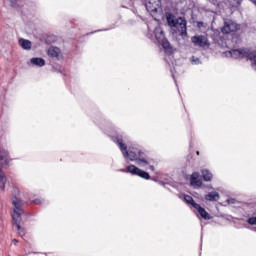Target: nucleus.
<instances>
[{"label": "nucleus", "mask_w": 256, "mask_h": 256, "mask_svg": "<svg viewBox=\"0 0 256 256\" xmlns=\"http://www.w3.org/2000/svg\"><path fill=\"white\" fill-rule=\"evenodd\" d=\"M206 201H219V199H221V196L218 194V192H209L206 196H205Z\"/></svg>", "instance_id": "15"}, {"label": "nucleus", "mask_w": 256, "mask_h": 256, "mask_svg": "<svg viewBox=\"0 0 256 256\" xmlns=\"http://www.w3.org/2000/svg\"><path fill=\"white\" fill-rule=\"evenodd\" d=\"M226 202L228 203V205H233V203H235V199H228L226 200Z\"/></svg>", "instance_id": "19"}, {"label": "nucleus", "mask_w": 256, "mask_h": 256, "mask_svg": "<svg viewBox=\"0 0 256 256\" xmlns=\"http://www.w3.org/2000/svg\"><path fill=\"white\" fill-rule=\"evenodd\" d=\"M47 53L52 59H56L57 61H63L64 59L63 52L57 46H50Z\"/></svg>", "instance_id": "8"}, {"label": "nucleus", "mask_w": 256, "mask_h": 256, "mask_svg": "<svg viewBox=\"0 0 256 256\" xmlns=\"http://www.w3.org/2000/svg\"><path fill=\"white\" fill-rule=\"evenodd\" d=\"M190 185L194 189H201V187L203 186V180L201 179V175L199 174V172H194L191 174Z\"/></svg>", "instance_id": "9"}, {"label": "nucleus", "mask_w": 256, "mask_h": 256, "mask_svg": "<svg viewBox=\"0 0 256 256\" xmlns=\"http://www.w3.org/2000/svg\"><path fill=\"white\" fill-rule=\"evenodd\" d=\"M30 255H42V254L39 252H32V253H30Z\"/></svg>", "instance_id": "20"}, {"label": "nucleus", "mask_w": 256, "mask_h": 256, "mask_svg": "<svg viewBox=\"0 0 256 256\" xmlns=\"http://www.w3.org/2000/svg\"><path fill=\"white\" fill-rule=\"evenodd\" d=\"M154 35L156 38V41L163 49H165L166 53H171V46L169 44V41H167V38H165V32H163V28L160 26L156 27L154 30Z\"/></svg>", "instance_id": "6"}, {"label": "nucleus", "mask_w": 256, "mask_h": 256, "mask_svg": "<svg viewBox=\"0 0 256 256\" xmlns=\"http://www.w3.org/2000/svg\"><path fill=\"white\" fill-rule=\"evenodd\" d=\"M166 20L169 27L176 29L180 35H187V21L183 18H176L173 14H167Z\"/></svg>", "instance_id": "3"}, {"label": "nucleus", "mask_w": 256, "mask_h": 256, "mask_svg": "<svg viewBox=\"0 0 256 256\" xmlns=\"http://www.w3.org/2000/svg\"><path fill=\"white\" fill-rule=\"evenodd\" d=\"M201 175L206 182L213 181V173L208 169L201 170Z\"/></svg>", "instance_id": "16"}, {"label": "nucleus", "mask_w": 256, "mask_h": 256, "mask_svg": "<svg viewBox=\"0 0 256 256\" xmlns=\"http://www.w3.org/2000/svg\"><path fill=\"white\" fill-rule=\"evenodd\" d=\"M117 143L119 149L122 151V155L125 161H133L139 167L143 169H150V171H155V164L153 161L143 153L139 148H127V146L123 143V138L121 136H117L114 140Z\"/></svg>", "instance_id": "1"}, {"label": "nucleus", "mask_w": 256, "mask_h": 256, "mask_svg": "<svg viewBox=\"0 0 256 256\" xmlns=\"http://www.w3.org/2000/svg\"><path fill=\"white\" fill-rule=\"evenodd\" d=\"M121 173H130L131 175H136L137 177H141V179H146V181H149L151 179V176L148 172L145 170L140 169L139 167L135 165H129L126 168L120 169Z\"/></svg>", "instance_id": "7"}, {"label": "nucleus", "mask_w": 256, "mask_h": 256, "mask_svg": "<svg viewBox=\"0 0 256 256\" xmlns=\"http://www.w3.org/2000/svg\"><path fill=\"white\" fill-rule=\"evenodd\" d=\"M239 29V25L233 20H226L224 22V26L222 27V33L229 34L234 33V31H237Z\"/></svg>", "instance_id": "10"}, {"label": "nucleus", "mask_w": 256, "mask_h": 256, "mask_svg": "<svg viewBox=\"0 0 256 256\" xmlns=\"http://www.w3.org/2000/svg\"><path fill=\"white\" fill-rule=\"evenodd\" d=\"M190 61H191L192 65H200L201 64V60L195 56H192L190 58Z\"/></svg>", "instance_id": "18"}, {"label": "nucleus", "mask_w": 256, "mask_h": 256, "mask_svg": "<svg viewBox=\"0 0 256 256\" xmlns=\"http://www.w3.org/2000/svg\"><path fill=\"white\" fill-rule=\"evenodd\" d=\"M183 199L185 203L190 205V207L193 209L196 215H200V217H202V219H205L206 221H209L210 219H212L211 214L208 213L207 210H205V208L195 203V200H193V197L189 195H183Z\"/></svg>", "instance_id": "4"}, {"label": "nucleus", "mask_w": 256, "mask_h": 256, "mask_svg": "<svg viewBox=\"0 0 256 256\" xmlns=\"http://www.w3.org/2000/svg\"><path fill=\"white\" fill-rule=\"evenodd\" d=\"M198 27L199 28L203 27V22H198Z\"/></svg>", "instance_id": "21"}, {"label": "nucleus", "mask_w": 256, "mask_h": 256, "mask_svg": "<svg viewBox=\"0 0 256 256\" xmlns=\"http://www.w3.org/2000/svg\"><path fill=\"white\" fill-rule=\"evenodd\" d=\"M7 157H9V152L5 148L0 147V165L7 163Z\"/></svg>", "instance_id": "14"}, {"label": "nucleus", "mask_w": 256, "mask_h": 256, "mask_svg": "<svg viewBox=\"0 0 256 256\" xmlns=\"http://www.w3.org/2000/svg\"><path fill=\"white\" fill-rule=\"evenodd\" d=\"M147 11L154 17L155 21H159L158 17H163V8H161V0H148L146 3Z\"/></svg>", "instance_id": "5"}, {"label": "nucleus", "mask_w": 256, "mask_h": 256, "mask_svg": "<svg viewBox=\"0 0 256 256\" xmlns=\"http://www.w3.org/2000/svg\"><path fill=\"white\" fill-rule=\"evenodd\" d=\"M191 42L195 45V47H209V40L205 36H193L191 38Z\"/></svg>", "instance_id": "11"}, {"label": "nucleus", "mask_w": 256, "mask_h": 256, "mask_svg": "<svg viewBox=\"0 0 256 256\" xmlns=\"http://www.w3.org/2000/svg\"><path fill=\"white\" fill-rule=\"evenodd\" d=\"M12 243H13L14 245H17V240L14 239V240L12 241Z\"/></svg>", "instance_id": "22"}, {"label": "nucleus", "mask_w": 256, "mask_h": 256, "mask_svg": "<svg viewBox=\"0 0 256 256\" xmlns=\"http://www.w3.org/2000/svg\"><path fill=\"white\" fill-rule=\"evenodd\" d=\"M7 183V176L0 170V189L5 191V184Z\"/></svg>", "instance_id": "17"}, {"label": "nucleus", "mask_w": 256, "mask_h": 256, "mask_svg": "<svg viewBox=\"0 0 256 256\" xmlns=\"http://www.w3.org/2000/svg\"><path fill=\"white\" fill-rule=\"evenodd\" d=\"M34 203L39 204V203H41V201H39V200H35V201H34Z\"/></svg>", "instance_id": "23"}, {"label": "nucleus", "mask_w": 256, "mask_h": 256, "mask_svg": "<svg viewBox=\"0 0 256 256\" xmlns=\"http://www.w3.org/2000/svg\"><path fill=\"white\" fill-rule=\"evenodd\" d=\"M12 205H13V212H12V219L15 221L14 229L18 231V234L23 237L25 235V230L21 228L19 221L21 219V215H23V201L17 197L12 198Z\"/></svg>", "instance_id": "2"}, {"label": "nucleus", "mask_w": 256, "mask_h": 256, "mask_svg": "<svg viewBox=\"0 0 256 256\" xmlns=\"http://www.w3.org/2000/svg\"><path fill=\"white\" fill-rule=\"evenodd\" d=\"M28 65L30 67H45V59L39 57L31 58Z\"/></svg>", "instance_id": "12"}, {"label": "nucleus", "mask_w": 256, "mask_h": 256, "mask_svg": "<svg viewBox=\"0 0 256 256\" xmlns=\"http://www.w3.org/2000/svg\"><path fill=\"white\" fill-rule=\"evenodd\" d=\"M18 45H20V47L23 48L24 51H31V48L33 47L31 41L24 38L18 39Z\"/></svg>", "instance_id": "13"}]
</instances>
